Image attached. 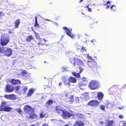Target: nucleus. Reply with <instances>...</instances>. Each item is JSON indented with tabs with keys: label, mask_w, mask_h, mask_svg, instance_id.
<instances>
[{
	"label": "nucleus",
	"mask_w": 126,
	"mask_h": 126,
	"mask_svg": "<svg viewBox=\"0 0 126 126\" xmlns=\"http://www.w3.org/2000/svg\"><path fill=\"white\" fill-rule=\"evenodd\" d=\"M75 101L76 103H79V99L78 97H76L75 98Z\"/></svg>",
	"instance_id": "nucleus-35"
},
{
	"label": "nucleus",
	"mask_w": 126,
	"mask_h": 126,
	"mask_svg": "<svg viewBox=\"0 0 126 126\" xmlns=\"http://www.w3.org/2000/svg\"><path fill=\"white\" fill-rule=\"evenodd\" d=\"M87 57L89 60H90L91 61H93V60L92 59L91 57L90 56H89V54H87Z\"/></svg>",
	"instance_id": "nucleus-38"
},
{
	"label": "nucleus",
	"mask_w": 126,
	"mask_h": 126,
	"mask_svg": "<svg viewBox=\"0 0 126 126\" xmlns=\"http://www.w3.org/2000/svg\"><path fill=\"white\" fill-rule=\"evenodd\" d=\"M37 40L40 42H42V43L43 44L45 43L46 42V41L45 40V39H43L42 40L40 38H39L37 39Z\"/></svg>",
	"instance_id": "nucleus-26"
},
{
	"label": "nucleus",
	"mask_w": 126,
	"mask_h": 126,
	"mask_svg": "<svg viewBox=\"0 0 126 126\" xmlns=\"http://www.w3.org/2000/svg\"><path fill=\"white\" fill-rule=\"evenodd\" d=\"M64 126H69L68 124H66Z\"/></svg>",
	"instance_id": "nucleus-63"
},
{
	"label": "nucleus",
	"mask_w": 126,
	"mask_h": 126,
	"mask_svg": "<svg viewBox=\"0 0 126 126\" xmlns=\"http://www.w3.org/2000/svg\"><path fill=\"white\" fill-rule=\"evenodd\" d=\"M84 51H86L85 49H84V48H83V47H82V48H81V52H83Z\"/></svg>",
	"instance_id": "nucleus-43"
},
{
	"label": "nucleus",
	"mask_w": 126,
	"mask_h": 126,
	"mask_svg": "<svg viewBox=\"0 0 126 126\" xmlns=\"http://www.w3.org/2000/svg\"><path fill=\"white\" fill-rule=\"evenodd\" d=\"M62 85V82H59V86H60V85Z\"/></svg>",
	"instance_id": "nucleus-57"
},
{
	"label": "nucleus",
	"mask_w": 126,
	"mask_h": 126,
	"mask_svg": "<svg viewBox=\"0 0 126 126\" xmlns=\"http://www.w3.org/2000/svg\"><path fill=\"white\" fill-rule=\"evenodd\" d=\"M100 108L102 110H105L104 106L103 105H101L100 106Z\"/></svg>",
	"instance_id": "nucleus-44"
},
{
	"label": "nucleus",
	"mask_w": 126,
	"mask_h": 126,
	"mask_svg": "<svg viewBox=\"0 0 126 126\" xmlns=\"http://www.w3.org/2000/svg\"><path fill=\"white\" fill-rule=\"evenodd\" d=\"M30 78V76H28L27 77V79H29Z\"/></svg>",
	"instance_id": "nucleus-62"
},
{
	"label": "nucleus",
	"mask_w": 126,
	"mask_h": 126,
	"mask_svg": "<svg viewBox=\"0 0 126 126\" xmlns=\"http://www.w3.org/2000/svg\"><path fill=\"white\" fill-rule=\"evenodd\" d=\"M67 67L66 66H63L62 68V69H63V70H62L63 71H64V70H66L67 69Z\"/></svg>",
	"instance_id": "nucleus-42"
},
{
	"label": "nucleus",
	"mask_w": 126,
	"mask_h": 126,
	"mask_svg": "<svg viewBox=\"0 0 126 126\" xmlns=\"http://www.w3.org/2000/svg\"><path fill=\"white\" fill-rule=\"evenodd\" d=\"M18 111L20 114H21V110L20 109L18 110Z\"/></svg>",
	"instance_id": "nucleus-48"
},
{
	"label": "nucleus",
	"mask_w": 126,
	"mask_h": 126,
	"mask_svg": "<svg viewBox=\"0 0 126 126\" xmlns=\"http://www.w3.org/2000/svg\"><path fill=\"white\" fill-rule=\"evenodd\" d=\"M56 111L58 113L61 114V115L64 118L67 119V118H70L71 116H73V115L66 111L62 110L61 107L57 106L56 109Z\"/></svg>",
	"instance_id": "nucleus-1"
},
{
	"label": "nucleus",
	"mask_w": 126,
	"mask_h": 126,
	"mask_svg": "<svg viewBox=\"0 0 126 126\" xmlns=\"http://www.w3.org/2000/svg\"><path fill=\"white\" fill-rule=\"evenodd\" d=\"M33 38V37L32 36H28L27 38H26V40L27 41H30Z\"/></svg>",
	"instance_id": "nucleus-27"
},
{
	"label": "nucleus",
	"mask_w": 126,
	"mask_h": 126,
	"mask_svg": "<svg viewBox=\"0 0 126 126\" xmlns=\"http://www.w3.org/2000/svg\"><path fill=\"white\" fill-rule=\"evenodd\" d=\"M119 118L121 119H122L123 118V116L122 115H120L119 116Z\"/></svg>",
	"instance_id": "nucleus-52"
},
{
	"label": "nucleus",
	"mask_w": 126,
	"mask_h": 126,
	"mask_svg": "<svg viewBox=\"0 0 126 126\" xmlns=\"http://www.w3.org/2000/svg\"><path fill=\"white\" fill-rule=\"evenodd\" d=\"M14 87L12 85H7L5 88V92H10L14 90Z\"/></svg>",
	"instance_id": "nucleus-9"
},
{
	"label": "nucleus",
	"mask_w": 126,
	"mask_h": 126,
	"mask_svg": "<svg viewBox=\"0 0 126 126\" xmlns=\"http://www.w3.org/2000/svg\"><path fill=\"white\" fill-rule=\"evenodd\" d=\"M89 6V5H88L87 6H86L85 7H87L88 8H89L88 7Z\"/></svg>",
	"instance_id": "nucleus-59"
},
{
	"label": "nucleus",
	"mask_w": 126,
	"mask_h": 126,
	"mask_svg": "<svg viewBox=\"0 0 126 126\" xmlns=\"http://www.w3.org/2000/svg\"><path fill=\"white\" fill-rule=\"evenodd\" d=\"M36 115L35 114H31L29 117V118H31L32 119H33L34 118L36 117Z\"/></svg>",
	"instance_id": "nucleus-29"
},
{
	"label": "nucleus",
	"mask_w": 126,
	"mask_h": 126,
	"mask_svg": "<svg viewBox=\"0 0 126 126\" xmlns=\"http://www.w3.org/2000/svg\"><path fill=\"white\" fill-rule=\"evenodd\" d=\"M20 81L19 80L13 79L11 81V83L12 84L15 85L20 83Z\"/></svg>",
	"instance_id": "nucleus-19"
},
{
	"label": "nucleus",
	"mask_w": 126,
	"mask_h": 126,
	"mask_svg": "<svg viewBox=\"0 0 126 126\" xmlns=\"http://www.w3.org/2000/svg\"><path fill=\"white\" fill-rule=\"evenodd\" d=\"M74 95H71L69 97L67 98L65 100V101L68 104H72L74 101L73 97Z\"/></svg>",
	"instance_id": "nucleus-13"
},
{
	"label": "nucleus",
	"mask_w": 126,
	"mask_h": 126,
	"mask_svg": "<svg viewBox=\"0 0 126 126\" xmlns=\"http://www.w3.org/2000/svg\"><path fill=\"white\" fill-rule=\"evenodd\" d=\"M19 88V86H16L15 87V89L17 91H18Z\"/></svg>",
	"instance_id": "nucleus-40"
},
{
	"label": "nucleus",
	"mask_w": 126,
	"mask_h": 126,
	"mask_svg": "<svg viewBox=\"0 0 126 126\" xmlns=\"http://www.w3.org/2000/svg\"><path fill=\"white\" fill-rule=\"evenodd\" d=\"M38 45H40V44H42L43 45H44V44L42 43V42H39V43H38Z\"/></svg>",
	"instance_id": "nucleus-50"
},
{
	"label": "nucleus",
	"mask_w": 126,
	"mask_h": 126,
	"mask_svg": "<svg viewBox=\"0 0 126 126\" xmlns=\"http://www.w3.org/2000/svg\"><path fill=\"white\" fill-rule=\"evenodd\" d=\"M120 126H126V123L124 121H121L120 122Z\"/></svg>",
	"instance_id": "nucleus-24"
},
{
	"label": "nucleus",
	"mask_w": 126,
	"mask_h": 126,
	"mask_svg": "<svg viewBox=\"0 0 126 126\" xmlns=\"http://www.w3.org/2000/svg\"><path fill=\"white\" fill-rule=\"evenodd\" d=\"M37 26H38V24L37 23V19H36L35 20V27Z\"/></svg>",
	"instance_id": "nucleus-45"
},
{
	"label": "nucleus",
	"mask_w": 126,
	"mask_h": 126,
	"mask_svg": "<svg viewBox=\"0 0 126 126\" xmlns=\"http://www.w3.org/2000/svg\"><path fill=\"white\" fill-rule=\"evenodd\" d=\"M103 122H101L100 123V124H103Z\"/></svg>",
	"instance_id": "nucleus-61"
},
{
	"label": "nucleus",
	"mask_w": 126,
	"mask_h": 126,
	"mask_svg": "<svg viewBox=\"0 0 126 126\" xmlns=\"http://www.w3.org/2000/svg\"><path fill=\"white\" fill-rule=\"evenodd\" d=\"M72 74L73 75L75 76L77 78H79L80 77V75L79 73H76L75 72H72Z\"/></svg>",
	"instance_id": "nucleus-23"
},
{
	"label": "nucleus",
	"mask_w": 126,
	"mask_h": 126,
	"mask_svg": "<svg viewBox=\"0 0 126 126\" xmlns=\"http://www.w3.org/2000/svg\"><path fill=\"white\" fill-rule=\"evenodd\" d=\"M3 53L6 56H10L12 54L11 49L10 48H5L4 49Z\"/></svg>",
	"instance_id": "nucleus-7"
},
{
	"label": "nucleus",
	"mask_w": 126,
	"mask_h": 126,
	"mask_svg": "<svg viewBox=\"0 0 126 126\" xmlns=\"http://www.w3.org/2000/svg\"><path fill=\"white\" fill-rule=\"evenodd\" d=\"M103 94L101 92L97 93V97L98 99L101 100L103 97Z\"/></svg>",
	"instance_id": "nucleus-17"
},
{
	"label": "nucleus",
	"mask_w": 126,
	"mask_h": 126,
	"mask_svg": "<svg viewBox=\"0 0 126 126\" xmlns=\"http://www.w3.org/2000/svg\"><path fill=\"white\" fill-rule=\"evenodd\" d=\"M111 9L114 11H115L116 10L115 9V6L114 5L111 7Z\"/></svg>",
	"instance_id": "nucleus-36"
},
{
	"label": "nucleus",
	"mask_w": 126,
	"mask_h": 126,
	"mask_svg": "<svg viewBox=\"0 0 126 126\" xmlns=\"http://www.w3.org/2000/svg\"><path fill=\"white\" fill-rule=\"evenodd\" d=\"M53 101L49 100L47 101L46 103V107H48L51 105Z\"/></svg>",
	"instance_id": "nucleus-22"
},
{
	"label": "nucleus",
	"mask_w": 126,
	"mask_h": 126,
	"mask_svg": "<svg viewBox=\"0 0 126 126\" xmlns=\"http://www.w3.org/2000/svg\"><path fill=\"white\" fill-rule=\"evenodd\" d=\"M74 126H79L78 125V124H77V122L75 124H74Z\"/></svg>",
	"instance_id": "nucleus-51"
},
{
	"label": "nucleus",
	"mask_w": 126,
	"mask_h": 126,
	"mask_svg": "<svg viewBox=\"0 0 126 126\" xmlns=\"http://www.w3.org/2000/svg\"><path fill=\"white\" fill-rule=\"evenodd\" d=\"M1 45L2 46L6 45L9 42V38L6 34H3L1 36L0 39Z\"/></svg>",
	"instance_id": "nucleus-4"
},
{
	"label": "nucleus",
	"mask_w": 126,
	"mask_h": 126,
	"mask_svg": "<svg viewBox=\"0 0 126 126\" xmlns=\"http://www.w3.org/2000/svg\"><path fill=\"white\" fill-rule=\"evenodd\" d=\"M70 82L75 83L76 82L77 80L76 78L74 77H71L69 78Z\"/></svg>",
	"instance_id": "nucleus-21"
},
{
	"label": "nucleus",
	"mask_w": 126,
	"mask_h": 126,
	"mask_svg": "<svg viewBox=\"0 0 126 126\" xmlns=\"http://www.w3.org/2000/svg\"><path fill=\"white\" fill-rule=\"evenodd\" d=\"M98 104L99 103L98 101H96L93 100L90 101L88 103L87 105L89 106H91L93 107H97Z\"/></svg>",
	"instance_id": "nucleus-8"
},
{
	"label": "nucleus",
	"mask_w": 126,
	"mask_h": 126,
	"mask_svg": "<svg viewBox=\"0 0 126 126\" xmlns=\"http://www.w3.org/2000/svg\"><path fill=\"white\" fill-rule=\"evenodd\" d=\"M12 109V108H10L8 106L7 102H2L0 108V111L3 110L8 111L11 110Z\"/></svg>",
	"instance_id": "nucleus-3"
},
{
	"label": "nucleus",
	"mask_w": 126,
	"mask_h": 126,
	"mask_svg": "<svg viewBox=\"0 0 126 126\" xmlns=\"http://www.w3.org/2000/svg\"><path fill=\"white\" fill-rule=\"evenodd\" d=\"M35 90V89H31L29 91L28 93L27 94L28 96H31L34 93Z\"/></svg>",
	"instance_id": "nucleus-20"
},
{
	"label": "nucleus",
	"mask_w": 126,
	"mask_h": 126,
	"mask_svg": "<svg viewBox=\"0 0 126 126\" xmlns=\"http://www.w3.org/2000/svg\"><path fill=\"white\" fill-rule=\"evenodd\" d=\"M20 23L19 20H17L15 22V27L17 28Z\"/></svg>",
	"instance_id": "nucleus-30"
},
{
	"label": "nucleus",
	"mask_w": 126,
	"mask_h": 126,
	"mask_svg": "<svg viewBox=\"0 0 126 126\" xmlns=\"http://www.w3.org/2000/svg\"><path fill=\"white\" fill-rule=\"evenodd\" d=\"M42 126H48L47 124H44Z\"/></svg>",
	"instance_id": "nucleus-53"
},
{
	"label": "nucleus",
	"mask_w": 126,
	"mask_h": 126,
	"mask_svg": "<svg viewBox=\"0 0 126 126\" xmlns=\"http://www.w3.org/2000/svg\"><path fill=\"white\" fill-rule=\"evenodd\" d=\"M95 41H95L94 40H91V42H92V43H93Z\"/></svg>",
	"instance_id": "nucleus-54"
},
{
	"label": "nucleus",
	"mask_w": 126,
	"mask_h": 126,
	"mask_svg": "<svg viewBox=\"0 0 126 126\" xmlns=\"http://www.w3.org/2000/svg\"><path fill=\"white\" fill-rule=\"evenodd\" d=\"M114 122L112 120H108L105 123L106 126H112L113 125Z\"/></svg>",
	"instance_id": "nucleus-18"
},
{
	"label": "nucleus",
	"mask_w": 126,
	"mask_h": 126,
	"mask_svg": "<svg viewBox=\"0 0 126 126\" xmlns=\"http://www.w3.org/2000/svg\"><path fill=\"white\" fill-rule=\"evenodd\" d=\"M71 95L70 93H68L65 94V96L67 97Z\"/></svg>",
	"instance_id": "nucleus-37"
},
{
	"label": "nucleus",
	"mask_w": 126,
	"mask_h": 126,
	"mask_svg": "<svg viewBox=\"0 0 126 126\" xmlns=\"http://www.w3.org/2000/svg\"><path fill=\"white\" fill-rule=\"evenodd\" d=\"M80 98L83 101L88 100L89 98V93H85L81 94H80Z\"/></svg>",
	"instance_id": "nucleus-6"
},
{
	"label": "nucleus",
	"mask_w": 126,
	"mask_h": 126,
	"mask_svg": "<svg viewBox=\"0 0 126 126\" xmlns=\"http://www.w3.org/2000/svg\"><path fill=\"white\" fill-rule=\"evenodd\" d=\"M83 1V0H81L79 2H82V1Z\"/></svg>",
	"instance_id": "nucleus-64"
},
{
	"label": "nucleus",
	"mask_w": 126,
	"mask_h": 126,
	"mask_svg": "<svg viewBox=\"0 0 126 126\" xmlns=\"http://www.w3.org/2000/svg\"><path fill=\"white\" fill-rule=\"evenodd\" d=\"M2 12H0V15H1L2 16H4L5 15V14H2Z\"/></svg>",
	"instance_id": "nucleus-47"
},
{
	"label": "nucleus",
	"mask_w": 126,
	"mask_h": 126,
	"mask_svg": "<svg viewBox=\"0 0 126 126\" xmlns=\"http://www.w3.org/2000/svg\"><path fill=\"white\" fill-rule=\"evenodd\" d=\"M77 124H78L79 126H83L84 124L81 121L77 122Z\"/></svg>",
	"instance_id": "nucleus-31"
},
{
	"label": "nucleus",
	"mask_w": 126,
	"mask_h": 126,
	"mask_svg": "<svg viewBox=\"0 0 126 126\" xmlns=\"http://www.w3.org/2000/svg\"><path fill=\"white\" fill-rule=\"evenodd\" d=\"M89 87L91 89L95 90L99 87L100 83L96 81L92 80L90 82Z\"/></svg>",
	"instance_id": "nucleus-2"
},
{
	"label": "nucleus",
	"mask_w": 126,
	"mask_h": 126,
	"mask_svg": "<svg viewBox=\"0 0 126 126\" xmlns=\"http://www.w3.org/2000/svg\"><path fill=\"white\" fill-rule=\"evenodd\" d=\"M87 64L89 67L90 68H92L94 66H96V62L92 61H88L87 63Z\"/></svg>",
	"instance_id": "nucleus-14"
},
{
	"label": "nucleus",
	"mask_w": 126,
	"mask_h": 126,
	"mask_svg": "<svg viewBox=\"0 0 126 126\" xmlns=\"http://www.w3.org/2000/svg\"><path fill=\"white\" fill-rule=\"evenodd\" d=\"M35 33L36 36V38L37 39L40 38V35L38 33L36 32H35Z\"/></svg>",
	"instance_id": "nucleus-33"
},
{
	"label": "nucleus",
	"mask_w": 126,
	"mask_h": 126,
	"mask_svg": "<svg viewBox=\"0 0 126 126\" xmlns=\"http://www.w3.org/2000/svg\"><path fill=\"white\" fill-rule=\"evenodd\" d=\"M10 95H6L4 96L6 98L10 99Z\"/></svg>",
	"instance_id": "nucleus-39"
},
{
	"label": "nucleus",
	"mask_w": 126,
	"mask_h": 126,
	"mask_svg": "<svg viewBox=\"0 0 126 126\" xmlns=\"http://www.w3.org/2000/svg\"><path fill=\"white\" fill-rule=\"evenodd\" d=\"M10 99H12L14 100L16 98V96L13 94H10Z\"/></svg>",
	"instance_id": "nucleus-28"
},
{
	"label": "nucleus",
	"mask_w": 126,
	"mask_h": 126,
	"mask_svg": "<svg viewBox=\"0 0 126 126\" xmlns=\"http://www.w3.org/2000/svg\"><path fill=\"white\" fill-rule=\"evenodd\" d=\"M82 81L83 82H84V83H81V82H80L79 84V87L80 89L83 90L84 89L82 88L81 87L84 86L86 85V83H87V81L86 80V79L85 78H82Z\"/></svg>",
	"instance_id": "nucleus-12"
},
{
	"label": "nucleus",
	"mask_w": 126,
	"mask_h": 126,
	"mask_svg": "<svg viewBox=\"0 0 126 126\" xmlns=\"http://www.w3.org/2000/svg\"><path fill=\"white\" fill-rule=\"evenodd\" d=\"M27 88L26 87H24L23 89V90L25 92L27 91Z\"/></svg>",
	"instance_id": "nucleus-46"
},
{
	"label": "nucleus",
	"mask_w": 126,
	"mask_h": 126,
	"mask_svg": "<svg viewBox=\"0 0 126 126\" xmlns=\"http://www.w3.org/2000/svg\"><path fill=\"white\" fill-rule=\"evenodd\" d=\"M76 47H77V48L78 49H81L82 47L81 46H78V45H76Z\"/></svg>",
	"instance_id": "nucleus-41"
},
{
	"label": "nucleus",
	"mask_w": 126,
	"mask_h": 126,
	"mask_svg": "<svg viewBox=\"0 0 126 126\" xmlns=\"http://www.w3.org/2000/svg\"><path fill=\"white\" fill-rule=\"evenodd\" d=\"M63 28L64 30H65V32L68 36H70L73 39L74 38V36L73 35L71 34V30L70 31L67 28L65 27H63Z\"/></svg>",
	"instance_id": "nucleus-10"
},
{
	"label": "nucleus",
	"mask_w": 126,
	"mask_h": 126,
	"mask_svg": "<svg viewBox=\"0 0 126 126\" xmlns=\"http://www.w3.org/2000/svg\"><path fill=\"white\" fill-rule=\"evenodd\" d=\"M43 18V19H44L45 20L48 21H51L50 20H48V19H44Z\"/></svg>",
	"instance_id": "nucleus-55"
},
{
	"label": "nucleus",
	"mask_w": 126,
	"mask_h": 126,
	"mask_svg": "<svg viewBox=\"0 0 126 126\" xmlns=\"http://www.w3.org/2000/svg\"><path fill=\"white\" fill-rule=\"evenodd\" d=\"M21 74L22 76L26 77H27V74L25 71L22 72L21 73Z\"/></svg>",
	"instance_id": "nucleus-34"
},
{
	"label": "nucleus",
	"mask_w": 126,
	"mask_h": 126,
	"mask_svg": "<svg viewBox=\"0 0 126 126\" xmlns=\"http://www.w3.org/2000/svg\"><path fill=\"white\" fill-rule=\"evenodd\" d=\"M78 38L79 39L80 38V35L79 34H78Z\"/></svg>",
	"instance_id": "nucleus-58"
},
{
	"label": "nucleus",
	"mask_w": 126,
	"mask_h": 126,
	"mask_svg": "<svg viewBox=\"0 0 126 126\" xmlns=\"http://www.w3.org/2000/svg\"><path fill=\"white\" fill-rule=\"evenodd\" d=\"M2 52V49L1 47H0V52Z\"/></svg>",
	"instance_id": "nucleus-56"
},
{
	"label": "nucleus",
	"mask_w": 126,
	"mask_h": 126,
	"mask_svg": "<svg viewBox=\"0 0 126 126\" xmlns=\"http://www.w3.org/2000/svg\"><path fill=\"white\" fill-rule=\"evenodd\" d=\"M73 116H71V117H72L71 118H72L74 116H77L79 118L81 119H82L83 117L84 116V115L82 114H81L79 113H74V114H73Z\"/></svg>",
	"instance_id": "nucleus-16"
},
{
	"label": "nucleus",
	"mask_w": 126,
	"mask_h": 126,
	"mask_svg": "<svg viewBox=\"0 0 126 126\" xmlns=\"http://www.w3.org/2000/svg\"><path fill=\"white\" fill-rule=\"evenodd\" d=\"M30 126H35L34 125L32 124Z\"/></svg>",
	"instance_id": "nucleus-60"
},
{
	"label": "nucleus",
	"mask_w": 126,
	"mask_h": 126,
	"mask_svg": "<svg viewBox=\"0 0 126 126\" xmlns=\"http://www.w3.org/2000/svg\"><path fill=\"white\" fill-rule=\"evenodd\" d=\"M24 109L25 112L29 114L33 112L32 108L28 106H25Z\"/></svg>",
	"instance_id": "nucleus-11"
},
{
	"label": "nucleus",
	"mask_w": 126,
	"mask_h": 126,
	"mask_svg": "<svg viewBox=\"0 0 126 126\" xmlns=\"http://www.w3.org/2000/svg\"><path fill=\"white\" fill-rule=\"evenodd\" d=\"M74 65H75V64L76 63L79 67V69L80 70L79 73H81L83 70V69L80 67L81 66H83L84 64L80 60H79L76 58H74Z\"/></svg>",
	"instance_id": "nucleus-5"
},
{
	"label": "nucleus",
	"mask_w": 126,
	"mask_h": 126,
	"mask_svg": "<svg viewBox=\"0 0 126 126\" xmlns=\"http://www.w3.org/2000/svg\"><path fill=\"white\" fill-rule=\"evenodd\" d=\"M88 9V11L90 12H92V9L91 8H89Z\"/></svg>",
	"instance_id": "nucleus-49"
},
{
	"label": "nucleus",
	"mask_w": 126,
	"mask_h": 126,
	"mask_svg": "<svg viewBox=\"0 0 126 126\" xmlns=\"http://www.w3.org/2000/svg\"><path fill=\"white\" fill-rule=\"evenodd\" d=\"M63 81L65 85H68V86H70V84L69 83L70 82L69 78L68 79L66 77H63Z\"/></svg>",
	"instance_id": "nucleus-15"
},
{
	"label": "nucleus",
	"mask_w": 126,
	"mask_h": 126,
	"mask_svg": "<svg viewBox=\"0 0 126 126\" xmlns=\"http://www.w3.org/2000/svg\"><path fill=\"white\" fill-rule=\"evenodd\" d=\"M40 116L41 118H42L45 117L46 115L45 113H42L40 114Z\"/></svg>",
	"instance_id": "nucleus-32"
},
{
	"label": "nucleus",
	"mask_w": 126,
	"mask_h": 126,
	"mask_svg": "<svg viewBox=\"0 0 126 126\" xmlns=\"http://www.w3.org/2000/svg\"><path fill=\"white\" fill-rule=\"evenodd\" d=\"M110 1H108V2L105 1V2L104 3H103V4L104 5H106V4L107 5L106 7V9H108L110 7V5H109V4H110Z\"/></svg>",
	"instance_id": "nucleus-25"
}]
</instances>
